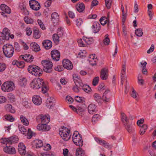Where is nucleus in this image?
<instances>
[{"instance_id": "obj_1", "label": "nucleus", "mask_w": 156, "mask_h": 156, "mask_svg": "<svg viewBox=\"0 0 156 156\" xmlns=\"http://www.w3.org/2000/svg\"><path fill=\"white\" fill-rule=\"evenodd\" d=\"M47 85V82H45L42 79L39 78H35L30 84V87L33 89H37L41 88V91L44 94L46 93L48 89Z\"/></svg>"}, {"instance_id": "obj_2", "label": "nucleus", "mask_w": 156, "mask_h": 156, "mask_svg": "<svg viewBox=\"0 0 156 156\" xmlns=\"http://www.w3.org/2000/svg\"><path fill=\"white\" fill-rule=\"evenodd\" d=\"M3 53L6 57L11 58L13 55L14 48L13 46L10 44L4 45L3 47Z\"/></svg>"}, {"instance_id": "obj_3", "label": "nucleus", "mask_w": 156, "mask_h": 156, "mask_svg": "<svg viewBox=\"0 0 156 156\" xmlns=\"http://www.w3.org/2000/svg\"><path fill=\"white\" fill-rule=\"evenodd\" d=\"M27 70L29 73L35 76H41L43 72L42 69L34 65L29 66Z\"/></svg>"}, {"instance_id": "obj_4", "label": "nucleus", "mask_w": 156, "mask_h": 156, "mask_svg": "<svg viewBox=\"0 0 156 156\" xmlns=\"http://www.w3.org/2000/svg\"><path fill=\"white\" fill-rule=\"evenodd\" d=\"M41 64L43 66V70L47 73H50L52 72L53 64L49 60H43L41 62Z\"/></svg>"}, {"instance_id": "obj_5", "label": "nucleus", "mask_w": 156, "mask_h": 156, "mask_svg": "<svg viewBox=\"0 0 156 156\" xmlns=\"http://www.w3.org/2000/svg\"><path fill=\"white\" fill-rule=\"evenodd\" d=\"M59 133L63 139L65 141L69 140L71 136L70 130L64 126L62 127L61 130H59Z\"/></svg>"}, {"instance_id": "obj_6", "label": "nucleus", "mask_w": 156, "mask_h": 156, "mask_svg": "<svg viewBox=\"0 0 156 156\" xmlns=\"http://www.w3.org/2000/svg\"><path fill=\"white\" fill-rule=\"evenodd\" d=\"M1 88L5 92L11 91L15 89V84L12 82L8 81L3 83Z\"/></svg>"}, {"instance_id": "obj_7", "label": "nucleus", "mask_w": 156, "mask_h": 156, "mask_svg": "<svg viewBox=\"0 0 156 156\" xmlns=\"http://www.w3.org/2000/svg\"><path fill=\"white\" fill-rule=\"evenodd\" d=\"M19 140V138L17 136H14L9 138H2L0 140V142L7 145V144H11L13 143H16Z\"/></svg>"}, {"instance_id": "obj_8", "label": "nucleus", "mask_w": 156, "mask_h": 156, "mask_svg": "<svg viewBox=\"0 0 156 156\" xmlns=\"http://www.w3.org/2000/svg\"><path fill=\"white\" fill-rule=\"evenodd\" d=\"M77 132L74 133L73 136V140L75 144L78 146L83 145V141L80 135H78Z\"/></svg>"}, {"instance_id": "obj_9", "label": "nucleus", "mask_w": 156, "mask_h": 156, "mask_svg": "<svg viewBox=\"0 0 156 156\" xmlns=\"http://www.w3.org/2000/svg\"><path fill=\"white\" fill-rule=\"evenodd\" d=\"M1 10L3 11L1 12V13L4 17H7V16L6 14H10L11 13L10 8L7 5L5 4H1L0 6Z\"/></svg>"}, {"instance_id": "obj_10", "label": "nucleus", "mask_w": 156, "mask_h": 156, "mask_svg": "<svg viewBox=\"0 0 156 156\" xmlns=\"http://www.w3.org/2000/svg\"><path fill=\"white\" fill-rule=\"evenodd\" d=\"M94 139L97 143L103 146L104 147L108 149H111L112 148V146L109 144L104 140H102L97 137H95Z\"/></svg>"}, {"instance_id": "obj_11", "label": "nucleus", "mask_w": 156, "mask_h": 156, "mask_svg": "<svg viewBox=\"0 0 156 156\" xmlns=\"http://www.w3.org/2000/svg\"><path fill=\"white\" fill-rule=\"evenodd\" d=\"M3 151L6 153L10 154H15L16 152L15 148L12 146H10L5 147L3 148Z\"/></svg>"}, {"instance_id": "obj_12", "label": "nucleus", "mask_w": 156, "mask_h": 156, "mask_svg": "<svg viewBox=\"0 0 156 156\" xmlns=\"http://www.w3.org/2000/svg\"><path fill=\"white\" fill-rule=\"evenodd\" d=\"M63 67L65 69L70 70L73 68V65L71 62L68 59H64L62 61Z\"/></svg>"}, {"instance_id": "obj_13", "label": "nucleus", "mask_w": 156, "mask_h": 156, "mask_svg": "<svg viewBox=\"0 0 156 156\" xmlns=\"http://www.w3.org/2000/svg\"><path fill=\"white\" fill-rule=\"evenodd\" d=\"M51 56L52 59L55 61L59 60L60 56V52L57 50H53L51 53Z\"/></svg>"}, {"instance_id": "obj_14", "label": "nucleus", "mask_w": 156, "mask_h": 156, "mask_svg": "<svg viewBox=\"0 0 156 156\" xmlns=\"http://www.w3.org/2000/svg\"><path fill=\"white\" fill-rule=\"evenodd\" d=\"M18 149L19 153L22 156H24L26 153V147L23 143L19 144Z\"/></svg>"}, {"instance_id": "obj_15", "label": "nucleus", "mask_w": 156, "mask_h": 156, "mask_svg": "<svg viewBox=\"0 0 156 156\" xmlns=\"http://www.w3.org/2000/svg\"><path fill=\"white\" fill-rule=\"evenodd\" d=\"M20 58L23 59L27 62H31L33 61L34 57L33 55L28 54L21 55L20 57Z\"/></svg>"}, {"instance_id": "obj_16", "label": "nucleus", "mask_w": 156, "mask_h": 156, "mask_svg": "<svg viewBox=\"0 0 156 156\" xmlns=\"http://www.w3.org/2000/svg\"><path fill=\"white\" fill-rule=\"evenodd\" d=\"M108 69L106 68L102 69L101 72L100 78L103 80H105L108 77Z\"/></svg>"}, {"instance_id": "obj_17", "label": "nucleus", "mask_w": 156, "mask_h": 156, "mask_svg": "<svg viewBox=\"0 0 156 156\" xmlns=\"http://www.w3.org/2000/svg\"><path fill=\"white\" fill-rule=\"evenodd\" d=\"M32 100L34 103L37 105H40L42 102V100L41 98L38 95H34L32 99Z\"/></svg>"}, {"instance_id": "obj_18", "label": "nucleus", "mask_w": 156, "mask_h": 156, "mask_svg": "<svg viewBox=\"0 0 156 156\" xmlns=\"http://www.w3.org/2000/svg\"><path fill=\"white\" fill-rule=\"evenodd\" d=\"M111 97V94L109 90H105L103 94L102 99L103 101L108 102L110 101V98Z\"/></svg>"}, {"instance_id": "obj_19", "label": "nucleus", "mask_w": 156, "mask_h": 156, "mask_svg": "<svg viewBox=\"0 0 156 156\" xmlns=\"http://www.w3.org/2000/svg\"><path fill=\"white\" fill-rule=\"evenodd\" d=\"M93 32L94 33L98 32L101 28L99 23L97 22H94L91 27Z\"/></svg>"}, {"instance_id": "obj_20", "label": "nucleus", "mask_w": 156, "mask_h": 156, "mask_svg": "<svg viewBox=\"0 0 156 156\" xmlns=\"http://www.w3.org/2000/svg\"><path fill=\"white\" fill-rule=\"evenodd\" d=\"M41 119V122L43 123L48 124L50 121V118L48 115H40L38 117Z\"/></svg>"}, {"instance_id": "obj_21", "label": "nucleus", "mask_w": 156, "mask_h": 156, "mask_svg": "<svg viewBox=\"0 0 156 156\" xmlns=\"http://www.w3.org/2000/svg\"><path fill=\"white\" fill-rule=\"evenodd\" d=\"M54 101L55 99L53 97H50L47 98L46 101V106L49 109L51 108V107H53L54 105L53 104Z\"/></svg>"}, {"instance_id": "obj_22", "label": "nucleus", "mask_w": 156, "mask_h": 156, "mask_svg": "<svg viewBox=\"0 0 156 156\" xmlns=\"http://www.w3.org/2000/svg\"><path fill=\"white\" fill-rule=\"evenodd\" d=\"M51 19L53 23H57L59 20V16L56 12L52 13L51 16Z\"/></svg>"}, {"instance_id": "obj_23", "label": "nucleus", "mask_w": 156, "mask_h": 156, "mask_svg": "<svg viewBox=\"0 0 156 156\" xmlns=\"http://www.w3.org/2000/svg\"><path fill=\"white\" fill-rule=\"evenodd\" d=\"M96 106L94 104H91L88 107V110L89 113L91 114H93L94 112L97 111Z\"/></svg>"}, {"instance_id": "obj_24", "label": "nucleus", "mask_w": 156, "mask_h": 156, "mask_svg": "<svg viewBox=\"0 0 156 156\" xmlns=\"http://www.w3.org/2000/svg\"><path fill=\"white\" fill-rule=\"evenodd\" d=\"M43 46L46 49H49L52 46V43L50 41L46 40L42 42Z\"/></svg>"}, {"instance_id": "obj_25", "label": "nucleus", "mask_w": 156, "mask_h": 156, "mask_svg": "<svg viewBox=\"0 0 156 156\" xmlns=\"http://www.w3.org/2000/svg\"><path fill=\"white\" fill-rule=\"evenodd\" d=\"M73 81L75 84H77V85L79 83L80 86H82L83 83L79 76L76 74H73Z\"/></svg>"}, {"instance_id": "obj_26", "label": "nucleus", "mask_w": 156, "mask_h": 156, "mask_svg": "<svg viewBox=\"0 0 156 156\" xmlns=\"http://www.w3.org/2000/svg\"><path fill=\"white\" fill-rule=\"evenodd\" d=\"M125 74H126V66L123 65L122 66V69L121 71V83L122 85L123 84V82L125 80H126V79H125Z\"/></svg>"}, {"instance_id": "obj_27", "label": "nucleus", "mask_w": 156, "mask_h": 156, "mask_svg": "<svg viewBox=\"0 0 156 156\" xmlns=\"http://www.w3.org/2000/svg\"><path fill=\"white\" fill-rule=\"evenodd\" d=\"M123 125L126 130L129 133H131L134 130V129L132 127V123L129 122L125 123Z\"/></svg>"}, {"instance_id": "obj_28", "label": "nucleus", "mask_w": 156, "mask_h": 156, "mask_svg": "<svg viewBox=\"0 0 156 156\" xmlns=\"http://www.w3.org/2000/svg\"><path fill=\"white\" fill-rule=\"evenodd\" d=\"M33 144L34 146L36 148L41 147L43 146L42 141L40 140H35L34 141Z\"/></svg>"}, {"instance_id": "obj_29", "label": "nucleus", "mask_w": 156, "mask_h": 156, "mask_svg": "<svg viewBox=\"0 0 156 156\" xmlns=\"http://www.w3.org/2000/svg\"><path fill=\"white\" fill-rule=\"evenodd\" d=\"M95 54H92L90 55V58L91 59L89 61L90 64L93 66L96 65V62L98 60L97 57L95 58Z\"/></svg>"}, {"instance_id": "obj_30", "label": "nucleus", "mask_w": 156, "mask_h": 156, "mask_svg": "<svg viewBox=\"0 0 156 156\" xmlns=\"http://www.w3.org/2000/svg\"><path fill=\"white\" fill-rule=\"evenodd\" d=\"M76 9L79 12H82L85 9V5L83 3H78L76 6Z\"/></svg>"}, {"instance_id": "obj_31", "label": "nucleus", "mask_w": 156, "mask_h": 156, "mask_svg": "<svg viewBox=\"0 0 156 156\" xmlns=\"http://www.w3.org/2000/svg\"><path fill=\"white\" fill-rule=\"evenodd\" d=\"M31 49L35 51H38L40 50L39 45L35 42H33L30 44Z\"/></svg>"}, {"instance_id": "obj_32", "label": "nucleus", "mask_w": 156, "mask_h": 156, "mask_svg": "<svg viewBox=\"0 0 156 156\" xmlns=\"http://www.w3.org/2000/svg\"><path fill=\"white\" fill-rule=\"evenodd\" d=\"M33 34L34 37L36 39H39L41 36L38 28H36L34 30Z\"/></svg>"}, {"instance_id": "obj_33", "label": "nucleus", "mask_w": 156, "mask_h": 156, "mask_svg": "<svg viewBox=\"0 0 156 156\" xmlns=\"http://www.w3.org/2000/svg\"><path fill=\"white\" fill-rule=\"evenodd\" d=\"M76 156H87L85 154V152L81 148H77L76 151Z\"/></svg>"}, {"instance_id": "obj_34", "label": "nucleus", "mask_w": 156, "mask_h": 156, "mask_svg": "<svg viewBox=\"0 0 156 156\" xmlns=\"http://www.w3.org/2000/svg\"><path fill=\"white\" fill-rule=\"evenodd\" d=\"M83 41L86 44V45L87 44H91L92 43L94 42V40L93 39L91 38H87V37H83Z\"/></svg>"}, {"instance_id": "obj_35", "label": "nucleus", "mask_w": 156, "mask_h": 156, "mask_svg": "<svg viewBox=\"0 0 156 156\" xmlns=\"http://www.w3.org/2000/svg\"><path fill=\"white\" fill-rule=\"evenodd\" d=\"M81 87L83 90L87 93H89L91 91V90L90 88L87 85L84 84L83 83V85L81 86Z\"/></svg>"}, {"instance_id": "obj_36", "label": "nucleus", "mask_w": 156, "mask_h": 156, "mask_svg": "<svg viewBox=\"0 0 156 156\" xmlns=\"http://www.w3.org/2000/svg\"><path fill=\"white\" fill-rule=\"evenodd\" d=\"M5 108L6 110L9 112L12 113H14L15 112V110L14 109L12 105L10 104H7L5 106Z\"/></svg>"}, {"instance_id": "obj_37", "label": "nucleus", "mask_w": 156, "mask_h": 156, "mask_svg": "<svg viewBox=\"0 0 156 156\" xmlns=\"http://www.w3.org/2000/svg\"><path fill=\"white\" fill-rule=\"evenodd\" d=\"M2 33L6 36L7 39H9L10 33V30L8 29L7 28H5L3 30V32Z\"/></svg>"}, {"instance_id": "obj_38", "label": "nucleus", "mask_w": 156, "mask_h": 156, "mask_svg": "<svg viewBox=\"0 0 156 156\" xmlns=\"http://www.w3.org/2000/svg\"><path fill=\"white\" fill-rule=\"evenodd\" d=\"M20 118L23 125L26 126H28L29 125V121L23 115H21L20 117Z\"/></svg>"}, {"instance_id": "obj_39", "label": "nucleus", "mask_w": 156, "mask_h": 156, "mask_svg": "<svg viewBox=\"0 0 156 156\" xmlns=\"http://www.w3.org/2000/svg\"><path fill=\"white\" fill-rule=\"evenodd\" d=\"M19 84L22 87H25L27 84V80L25 77L21 78L19 81Z\"/></svg>"}, {"instance_id": "obj_40", "label": "nucleus", "mask_w": 156, "mask_h": 156, "mask_svg": "<svg viewBox=\"0 0 156 156\" xmlns=\"http://www.w3.org/2000/svg\"><path fill=\"white\" fill-rule=\"evenodd\" d=\"M9 40L7 39L6 36L3 33L0 32V44H3L5 40Z\"/></svg>"}, {"instance_id": "obj_41", "label": "nucleus", "mask_w": 156, "mask_h": 156, "mask_svg": "<svg viewBox=\"0 0 156 156\" xmlns=\"http://www.w3.org/2000/svg\"><path fill=\"white\" fill-rule=\"evenodd\" d=\"M147 129V126L146 125L144 124L142 125L140 128V134L141 135H143L146 131Z\"/></svg>"}, {"instance_id": "obj_42", "label": "nucleus", "mask_w": 156, "mask_h": 156, "mask_svg": "<svg viewBox=\"0 0 156 156\" xmlns=\"http://www.w3.org/2000/svg\"><path fill=\"white\" fill-rule=\"evenodd\" d=\"M59 37L58 35L56 34H55L53 35V40L56 44H58L59 43Z\"/></svg>"}, {"instance_id": "obj_43", "label": "nucleus", "mask_w": 156, "mask_h": 156, "mask_svg": "<svg viewBox=\"0 0 156 156\" xmlns=\"http://www.w3.org/2000/svg\"><path fill=\"white\" fill-rule=\"evenodd\" d=\"M4 118L6 120L9 121L11 122H12L14 120V118L12 116L9 114H7L5 115Z\"/></svg>"}, {"instance_id": "obj_44", "label": "nucleus", "mask_w": 156, "mask_h": 156, "mask_svg": "<svg viewBox=\"0 0 156 156\" xmlns=\"http://www.w3.org/2000/svg\"><path fill=\"white\" fill-rule=\"evenodd\" d=\"M99 116V115L98 114H96L93 116L92 119V122L93 124H95L98 120Z\"/></svg>"}, {"instance_id": "obj_45", "label": "nucleus", "mask_w": 156, "mask_h": 156, "mask_svg": "<svg viewBox=\"0 0 156 156\" xmlns=\"http://www.w3.org/2000/svg\"><path fill=\"white\" fill-rule=\"evenodd\" d=\"M135 33L137 36L141 37L143 34L142 30L141 28L137 29L135 30Z\"/></svg>"}, {"instance_id": "obj_46", "label": "nucleus", "mask_w": 156, "mask_h": 156, "mask_svg": "<svg viewBox=\"0 0 156 156\" xmlns=\"http://www.w3.org/2000/svg\"><path fill=\"white\" fill-rule=\"evenodd\" d=\"M24 20L25 23L27 24H31L34 22L33 20L28 17H25L24 18Z\"/></svg>"}, {"instance_id": "obj_47", "label": "nucleus", "mask_w": 156, "mask_h": 156, "mask_svg": "<svg viewBox=\"0 0 156 156\" xmlns=\"http://www.w3.org/2000/svg\"><path fill=\"white\" fill-rule=\"evenodd\" d=\"M110 39L108 37V35L106 34L105 36V38L103 40V43L104 44L108 45L109 44Z\"/></svg>"}, {"instance_id": "obj_48", "label": "nucleus", "mask_w": 156, "mask_h": 156, "mask_svg": "<svg viewBox=\"0 0 156 156\" xmlns=\"http://www.w3.org/2000/svg\"><path fill=\"white\" fill-rule=\"evenodd\" d=\"M29 5L31 8L34 9V5L39 4L38 2L35 0H31L29 2Z\"/></svg>"}, {"instance_id": "obj_49", "label": "nucleus", "mask_w": 156, "mask_h": 156, "mask_svg": "<svg viewBox=\"0 0 156 156\" xmlns=\"http://www.w3.org/2000/svg\"><path fill=\"white\" fill-rule=\"evenodd\" d=\"M75 86L73 87V91L76 93H78L79 91V89L81 87V86H80L79 83H78L77 85V84H75Z\"/></svg>"}, {"instance_id": "obj_50", "label": "nucleus", "mask_w": 156, "mask_h": 156, "mask_svg": "<svg viewBox=\"0 0 156 156\" xmlns=\"http://www.w3.org/2000/svg\"><path fill=\"white\" fill-rule=\"evenodd\" d=\"M77 42L79 45L80 47H84L86 46V44H85V43H84V42L83 41V39L82 40L81 39H78Z\"/></svg>"}, {"instance_id": "obj_51", "label": "nucleus", "mask_w": 156, "mask_h": 156, "mask_svg": "<svg viewBox=\"0 0 156 156\" xmlns=\"http://www.w3.org/2000/svg\"><path fill=\"white\" fill-rule=\"evenodd\" d=\"M58 35L59 36L61 37L63 36L64 34V30L63 28L61 27H59L57 30Z\"/></svg>"}, {"instance_id": "obj_52", "label": "nucleus", "mask_w": 156, "mask_h": 156, "mask_svg": "<svg viewBox=\"0 0 156 156\" xmlns=\"http://www.w3.org/2000/svg\"><path fill=\"white\" fill-rule=\"evenodd\" d=\"M6 66L4 63H0V72H2L5 70Z\"/></svg>"}, {"instance_id": "obj_53", "label": "nucleus", "mask_w": 156, "mask_h": 156, "mask_svg": "<svg viewBox=\"0 0 156 156\" xmlns=\"http://www.w3.org/2000/svg\"><path fill=\"white\" fill-rule=\"evenodd\" d=\"M99 77L98 76L94 77L92 81V84L94 86H95L98 84L99 80Z\"/></svg>"}, {"instance_id": "obj_54", "label": "nucleus", "mask_w": 156, "mask_h": 156, "mask_svg": "<svg viewBox=\"0 0 156 156\" xmlns=\"http://www.w3.org/2000/svg\"><path fill=\"white\" fill-rule=\"evenodd\" d=\"M94 100L97 101H98L101 99V96L97 93H95L94 95Z\"/></svg>"}, {"instance_id": "obj_55", "label": "nucleus", "mask_w": 156, "mask_h": 156, "mask_svg": "<svg viewBox=\"0 0 156 156\" xmlns=\"http://www.w3.org/2000/svg\"><path fill=\"white\" fill-rule=\"evenodd\" d=\"M105 1L106 6L107 8L110 9L111 7L112 0H105Z\"/></svg>"}, {"instance_id": "obj_56", "label": "nucleus", "mask_w": 156, "mask_h": 156, "mask_svg": "<svg viewBox=\"0 0 156 156\" xmlns=\"http://www.w3.org/2000/svg\"><path fill=\"white\" fill-rule=\"evenodd\" d=\"M106 18L105 17H102L100 19V22L101 24L104 25L106 23Z\"/></svg>"}, {"instance_id": "obj_57", "label": "nucleus", "mask_w": 156, "mask_h": 156, "mask_svg": "<svg viewBox=\"0 0 156 156\" xmlns=\"http://www.w3.org/2000/svg\"><path fill=\"white\" fill-rule=\"evenodd\" d=\"M17 66L19 68H23L24 66V62L23 61H18L17 62Z\"/></svg>"}, {"instance_id": "obj_58", "label": "nucleus", "mask_w": 156, "mask_h": 156, "mask_svg": "<svg viewBox=\"0 0 156 156\" xmlns=\"http://www.w3.org/2000/svg\"><path fill=\"white\" fill-rule=\"evenodd\" d=\"M86 56V51H83V52H82L81 53H80L78 54V56L81 58H84Z\"/></svg>"}, {"instance_id": "obj_59", "label": "nucleus", "mask_w": 156, "mask_h": 156, "mask_svg": "<svg viewBox=\"0 0 156 156\" xmlns=\"http://www.w3.org/2000/svg\"><path fill=\"white\" fill-rule=\"evenodd\" d=\"M131 96L134 98H136L138 95V94L136 92L133 88V90L131 94Z\"/></svg>"}, {"instance_id": "obj_60", "label": "nucleus", "mask_w": 156, "mask_h": 156, "mask_svg": "<svg viewBox=\"0 0 156 156\" xmlns=\"http://www.w3.org/2000/svg\"><path fill=\"white\" fill-rule=\"evenodd\" d=\"M47 124L43 123V131H48L50 129V127L48 125H47Z\"/></svg>"}, {"instance_id": "obj_61", "label": "nucleus", "mask_w": 156, "mask_h": 156, "mask_svg": "<svg viewBox=\"0 0 156 156\" xmlns=\"http://www.w3.org/2000/svg\"><path fill=\"white\" fill-rule=\"evenodd\" d=\"M14 47L15 49L18 52L20 51V47L19 44L17 42H15L14 43Z\"/></svg>"}, {"instance_id": "obj_62", "label": "nucleus", "mask_w": 156, "mask_h": 156, "mask_svg": "<svg viewBox=\"0 0 156 156\" xmlns=\"http://www.w3.org/2000/svg\"><path fill=\"white\" fill-rule=\"evenodd\" d=\"M75 100L78 102H83V101L84 99L83 98L81 97H79L78 96H75Z\"/></svg>"}, {"instance_id": "obj_63", "label": "nucleus", "mask_w": 156, "mask_h": 156, "mask_svg": "<svg viewBox=\"0 0 156 156\" xmlns=\"http://www.w3.org/2000/svg\"><path fill=\"white\" fill-rule=\"evenodd\" d=\"M76 25L78 27L80 26L83 23L82 20L81 18L77 19L76 20Z\"/></svg>"}, {"instance_id": "obj_64", "label": "nucleus", "mask_w": 156, "mask_h": 156, "mask_svg": "<svg viewBox=\"0 0 156 156\" xmlns=\"http://www.w3.org/2000/svg\"><path fill=\"white\" fill-rule=\"evenodd\" d=\"M44 151H48L50 150L51 148V147L50 145L49 144H47L46 145H45L44 147H42Z\"/></svg>"}]
</instances>
